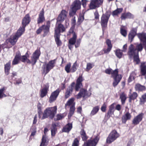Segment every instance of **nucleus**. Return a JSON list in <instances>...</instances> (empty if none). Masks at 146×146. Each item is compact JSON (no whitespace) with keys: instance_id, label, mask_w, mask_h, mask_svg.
Instances as JSON below:
<instances>
[{"instance_id":"5701e85b","label":"nucleus","mask_w":146,"mask_h":146,"mask_svg":"<svg viewBox=\"0 0 146 146\" xmlns=\"http://www.w3.org/2000/svg\"><path fill=\"white\" fill-rule=\"evenodd\" d=\"M49 90V86L48 84L45 85L44 87L40 91V97L43 98L47 94Z\"/></svg>"},{"instance_id":"13d9d810","label":"nucleus","mask_w":146,"mask_h":146,"mask_svg":"<svg viewBox=\"0 0 146 146\" xmlns=\"http://www.w3.org/2000/svg\"><path fill=\"white\" fill-rule=\"evenodd\" d=\"M46 137L45 135H43L42 136V141L41 143L40 146H44L45 145V143L46 141Z\"/></svg>"},{"instance_id":"a211bd4d","label":"nucleus","mask_w":146,"mask_h":146,"mask_svg":"<svg viewBox=\"0 0 146 146\" xmlns=\"http://www.w3.org/2000/svg\"><path fill=\"white\" fill-rule=\"evenodd\" d=\"M137 53L135 49L133 47L132 44L130 45L129 47V51L127 52V54L129 56V58H132Z\"/></svg>"},{"instance_id":"393cba45","label":"nucleus","mask_w":146,"mask_h":146,"mask_svg":"<svg viewBox=\"0 0 146 146\" xmlns=\"http://www.w3.org/2000/svg\"><path fill=\"white\" fill-rule=\"evenodd\" d=\"M131 116L129 112H127L125 114L123 115L122 117V123H125L126 121L128 120L131 119Z\"/></svg>"},{"instance_id":"6e6552de","label":"nucleus","mask_w":146,"mask_h":146,"mask_svg":"<svg viewBox=\"0 0 146 146\" xmlns=\"http://www.w3.org/2000/svg\"><path fill=\"white\" fill-rule=\"evenodd\" d=\"M103 0H91L89 5L90 9H95L102 4Z\"/></svg>"},{"instance_id":"dca6fc26","label":"nucleus","mask_w":146,"mask_h":146,"mask_svg":"<svg viewBox=\"0 0 146 146\" xmlns=\"http://www.w3.org/2000/svg\"><path fill=\"white\" fill-rule=\"evenodd\" d=\"M60 91L59 88L52 93L49 98V102L51 103L56 100Z\"/></svg>"},{"instance_id":"2eb2a0df","label":"nucleus","mask_w":146,"mask_h":146,"mask_svg":"<svg viewBox=\"0 0 146 146\" xmlns=\"http://www.w3.org/2000/svg\"><path fill=\"white\" fill-rule=\"evenodd\" d=\"M137 27L135 28H133L130 31L128 35V39L129 41L130 42L132 41L134 37L136 35L137 36Z\"/></svg>"},{"instance_id":"7c9ffc66","label":"nucleus","mask_w":146,"mask_h":146,"mask_svg":"<svg viewBox=\"0 0 146 146\" xmlns=\"http://www.w3.org/2000/svg\"><path fill=\"white\" fill-rule=\"evenodd\" d=\"M133 17L132 15L129 12L123 13L121 16V20H125L126 19L131 18Z\"/></svg>"},{"instance_id":"cd10ccee","label":"nucleus","mask_w":146,"mask_h":146,"mask_svg":"<svg viewBox=\"0 0 146 146\" xmlns=\"http://www.w3.org/2000/svg\"><path fill=\"white\" fill-rule=\"evenodd\" d=\"M137 36L140 41L143 43L146 42V33L143 32L138 33Z\"/></svg>"},{"instance_id":"58836bf2","label":"nucleus","mask_w":146,"mask_h":146,"mask_svg":"<svg viewBox=\"0 0 146 146\" xmlns=\"http://www.w3.org/2000/svg\"><path fill=\"white\" fill-rule=\"evenodd\" d=\"M123 52L120 49L116 50L115 51V54L118 58H121L123 55Z\"/></svg>"},{"instance_id":"69168bd1","label":"nucleus","mask_w":146,"mask_h":146,"mask_svg":"<svg viewBox=\"0 0 146 146\" xmlns=\"http://www.w3.org/2000/svg\"><path fill=\"white\" fill-rule=\"evenodd\" d=\"M27 59V57L26 55L21 56V61L23 62H25Z\"/></svg>"},{"instance_id":"e433bc0d","label":"nucleus","mask_w":146,"mask_h":146,"mask_svg":"<svg viewBox=\"0 0 146 146\" xmlns=\"http://www.w3.org/2000/svg\"><path fill=\"white\" fill-rule=\"evenodd\" d=\"M75 104H73V105L70 107L69 112L68 115V118L71 117L74 113L75 109Z\"/></svg>"},{"instance_id":"864d4df0","label":"nucleus","mask_w":146,"mask_h":146,"mask_svg":"<svg viewBox=\"0 0 146 146\" xmlns=\"http://www.w3.org/2000/svg\"><path fill=\"white\" fill-rule=\"evenodd\" d=\"M72 90H70L68 89L66 90L65 95V98L66 99L68 98L70 96V94L72 92Z\"/></svg>"},{"instance_id":"8fccbe9b","label":"nucleus","mask_w":146,"mask_h":146,"mask_svg":"<svg viewBox=\"0 0 146 146\" xmlns=\"http://www.w3.org/2000/svg\"><path fill=\"white\" fill-rule=\"evenodd\" d=\"M74 100V98H72L70 99L67 102V103L66 104L65 106H70L71 105H73V104H74L73 103Z\"/></svg>"},{"instance_id":"72a5a7b5","label":"nucleus","mask_w":146,"mask_h":146,"mask_svg":"<svg viewBox=\"0 0 146 146\" xmlns=\"http://www.w3.org/2000/svg\"><path fill=\"white\" fill-rule=\"evenodd\" d=\"M42 29L44 33V36H46L49 33L50 26L43 25L42 26Z\"/></svg>"},{"instance_id":"a878e982","label":"nucleus","mask_w":146,"mask_h":146,"mask_svg":"<svg viewBox=\"0 0 146 146\" xmlns=\"http://www.w3.org/2000/svg\"><path fill=\"white\" fill-rule=\"evenodd\" d=\"M11 68V62L10 61H9L4 65V72L6 76L9 74Z\"/></svg>"},{"instance_id":"423d86ee","label":"nucleus","mask_w":146,"mask_h":146,"mask_svg":"<svg viewBox=\"0 0 146 146\" xmlns=\"http://www.w3.org/2000/svg\"><path fill=\"white\" fill-rule=\"evenodd\" d=\"M31 21L30 18L29 14H27L22 20V26H21L18 30L23 33L25 31V28Z\"/></svg>"},{"instance_id":"4be33fe9","label":"nucleus","mask_w":146,"mask_h":146,"mask_svg":"<svg viewBox=\"0 0 146 146\" xmlns=\"http://www.w3.org/2000/svg\"><path fill=\"white\" fill-rule=\"evenodd\" d=\"M122 76L121 74H118L117 75L113 77L114 81L113 83V87H115L117 85L119 82H120L122 78Z\"/></svg>"},{"instance_id":"6e6d98bb","label":"nucleus","mask_w":146,"mask_h":146,"mask_svg":"<svg viewBox=\"0 0 146 146\" xmlns=\"http://www.w3.org/2000/svg\"><path fill=\"white\" fill-rule=\"evenodd\" d=\"M71 64L69 63L67 64L65 66V70L67 73H69L71 72Z\"/></svg>"},{"instance_id":"ddd939ff","label":"nucleus","mask_w":146,"mask_h":146,"mask_svg":"<svg viewBox=\"0 0 146 146\" xmlns=\"http://www.w3.org/2000/svg\"><path fill=\"white\" fill-rule=\"evenodd\" d=\"M144 116V113H141L135 117L132 121V124L135 125H138L142 120Z\"/></svg>"},{"instance_id":"c9c22d12","label":"nucleus","mask_w":146,"mask_h":146,"mask_svg":"<svg viewBox=\"0 0 146 146\" xmlns=\"http://www.w3.org/2000/svg\"><path fill=\"white\" fill-rule=\"evenodd\" d=\"M57 130L56 125L55 123H52L51 127V133L52 136H54L55 135Z\"/></svg>"},{"instance_id":"a19ab883","label":"nucleus","mask_w":146,"mask_h":146,"mask_svg":"<svg viewBox=\"0 0 146 146\" xmlns=\"http://www.w3.org/2000/svg\"><path fill=\"white\" fill-rule=\"evenodd\" d=\"M77 35H74V36L70 39L69 40V44L71 45H74L76 43V40Z\"/></svg>"},{"instance_id":"4c0bfd02","label":"nucleus","mask_w":146,"mask_h":146,"mask_svg":"<svg viewBox=\"0 0 146 146\" xmlns=\"http://www.w3.org/2000/svg\"><path fill=\"white\" fill-rule=\"evenodd\" d=\"M123 11V8H117L116 10L113 11L112 13V15L113 16H117L119 14Z\"/></svg>"},{"instance_id":"c03bdc74","label":"nucleus","mask_w":146,"mask_h":146,"mask_svg":"<svg viewBox=\"0 0 146 146\" xmlns=\"http://www.w3.org/2000/svg\"><path fill=\"white\" fill-rule=\"evenodd\" d=\"M136 76V74L135 72H132L130 74L129 77L128 79V82L129 83L135 79V77Z\"/></svg>"},{"instance_id":"412c9836","label":"nucleus","mask_w":146,"mask_h":146,"mask_svg":"<svg viewBox=\"0 0 146 146\" xmlns=\"http://www.w3.org/2000/svg\"><path fill=\"white\" fill-rule=\"evenodd\" d=\"M105 72L108 74H111V77H112L118 74V69H116L115 70H113L112 69L109 68L106 69L105 70Z\"/></svg>"},{"instance_id":"f3484780","label":"nucleus","mask_w":146,"mask_h":146,"mask_svg":"<svg viewBox=\"0 0 146 146\" xmlns=\"http://www.w3.org/2000/svg\"><path fill=\"white\" fill-rule=\"evenodd\" d=\"M67 14V12L65 10H63L59 15L57 19V23L60 22L61 23L62 22L66 17Z\"/></svg>"},{"instance_id":"3c124183","label":"nucleus","mask_w":146,"mask_h":146,"mask_svg":"<svg viewBox=\"0 0 146 146\" xmlns=\"http://www.w3.org/2000/svg\"><path fill=\"white\" fill-rule=\"evenodd\" d=\"M5 90V89L4 87L0 89V99L6 97V96L4 92Z\"/></svg>"},{"instance_id":"f704fd0d","label":"nucleus","mask_w":146,"mask_h":146,"mask_svg":"<svg viewBox=\"0 0 146 146\" xmlns=\"http://www.w3.org/2000/svg\"><path fill=\"white\" fill-rule=\"evenodd\" d=\"M100 107L98 106L94 107L90 114V116H92L96 115Z\"/></svg>"},{"instance_id":"9d476101","label":"nucleus","mask_w":146,"mask_h":146,"mask_svg":"<svg viewBox=\"0 0 146 146\" xmlns=\"http://www.w3.org/2000/svg\"><path fill=\"white\" fill-rule=\"evenodd\" d=\"M106 44L108 46V48L107 49H104L103 50H102L97 53L98 56L101 55L103 54L104 52V53H109L112 47V45L111 44V40L109 39H107L106 41Z\"/></svg>"},{"instance_id":"680f3d73","label":"nucleus","mask_w":146,"mask_h":146,"mask_svg":"<svg viewBox=\"0 0 146 146\" xmlns=\"http://www.w3.org/2000/svg\"><path fill=\"white\" fill-rule=\"evenodd\" d=\"M81 42V39L80 38H79L77 40H76V44H75V47L76 48H77L78 47L80 44V43Z\"/></svg>"},{"instance_id":"f8f14e48","label":"nucleus","mask_w":146,"mask_h":146,"mask_svg":"<svg viewBox=\"0 0 146 146\" xmlns=\"http://www.w3.org/2000/svg\"><path fill=\"white\" fill-rule=\"evenodd\" d=\"M91 94V92H89L86 89L84 88H81L80 90L79 93L76 96L77 99H78L85 96H90Z\"/></svg>"},{"instance_id":"f257e3e1","label":"nucleus","mask_w":146,"mask_h":146,"mask_svg":"<svg viewBox=\"0 0 146 146\" xmlns=\"http://www.w3.org/2000/svg\"><path fill=\"white\" fill-rule=\"evenodd\" d=\"M57 109L56 106L47 108L44 111L42 119H44L48 117L53 119L56 114Z\"/></svg>"},{"instance_id":"338daca9","label":"nucleus","mask_w":146,"mask_h":146,"mask_svg":"<svg viewBox=\"0 0 146 146\" xmlns=\"http://www.w3.org/2000/svg\"><path fill=\"white\" fill-rule=\"evenodd\" d=\"M57 118L56 120H59L64 117L63 115L62 114H58L56 115Z\"/></svg>"},{"instance_id":"37998d69","label":"nucleus","mask_w":146,"mask_h":146,"mask_svg":"<svg viewBox=\"0 0 146 146\" xmlns=\"http://www.w3.org/2000/svg\"><path fill=\"white\" fill-rule=\"evenodd\" d=\"M146 102V93L142 95L140 98L139 104L141 105L144 104Z\"/></svg>"},{"instance_id":"09e8293b","label":"nucleus","mask_w":146,"mask_h":146,"mask_svg":"<svg viewBox=\"0 0 146 146\" xmlns=\"http://www.w3.org/2000/svg\"><path fill=\"white\" fill-rule=\"evenodd\" d=\"M78 66L77 62L76 61L73 64L71 68V72L73 73L75 72L77 70L76 67Z\"/></svg>"},{"instance_id":"bf43d9fd","label":"nucleus","mask_w":146,"mask_h":146,"mask_svg":"<svg viewBox=\"0 0 146 146\" xmlns=\"http://www.w3.org/2000/svg\"><path fill=\"white\" fill-rule=\"evenodd\" d=\"M79 141L77 138H75L72 143V146H79Z\"/></svg>"},{"instance_id":"a18cd8bd","label":"nucleus","mask_w":146,"mask_h":146,"mask_svg":"<svg viewBox=\"0 0 146 146\" xmlns=\"http://www.w3.org/2000/svg\"><path fill=\"white\" fill-rule=\"evenodd\" d=\"M136 50H137V52L139 53V52H141L143 49V46L142 44H138L136 45L135 48Z\"/></svg>"},{"instance_id":"b1692460","label":"nucleus","mask_w":146,"mask_h":146,"mask_svg":"<svg viewBox=\"0 0 146 146\" xmlns=\"http://www.w3.org/2000/svg\"><path fill=\"white\" fill-rule=\"evenodd\" d=\"M45 20L44 16V11L42 9L38 15V17L37 19V23L39 24L43 22Z\"/></svg>"},{"instance_id":"4d7b16f0","label":"nucleus","mask_w":146,"mask_h":146,"mask_svg":"<svg viewBox=\"0 0 146 146\" xmlns=\"http://www.w3.org/2000/svg\"><path fill=\"white\" fill-rule=\"evenodd\" d=\"M71 34L73 36H74V35H76L75 32L74 31V28L72 27H71L69 30L68 33L67 34V35L70 36Z\"/></svg>"},{"instance_id":"603ef678","label":"nucleus","mask_w":146,"mask_h":146,"mask_svg":"<svg viewBox=\"0 0 146 146\" xmlns=\"http://www.w3.org/2000/svg\"><path fill=\"white\" fill-rule=\"evenodd\" d=\"M94 66V64L93 63H88L87 64L86 68V70L87 71H88Z\"/></svg>"},{"instance_id":"5fc2aeb1","label":"nucleus","mask_w":146,"mask_h":146,"mask_svg":"<svg viewBox=\"0 0 146 146\" xmlns=\"http://www.w3.org/2000/svg\"><path fill=\"white\" fill-rule=\"evenodd\" d=\"M32 130V132L31 136H33L36 134V128L35 126H33L31 128Z\"/></svg>"},{"instance_id":"49530a36","label":"nucleus","mask_w":146,"mask_h":146,"mask_svg":"<svg viewBox=\"0 0 146 146\" xmlns=\"http://www.w3.org/2000/svg\"><path fill=\"white\" fill-rule=\"evenodd\" d=\"M133 61L136 62L137 64H139L140 62V60L139 57V53L137 52V53L133 57Z\"/></svg>"},{"instance_id":"2f4dec72","label":"nucleus","mask_w":146,"mask_h":146,"mask_svg":"<svg viewBox=\"0 0 146 146\" xmlns=\"http://www.w3.org/2000/svg\"><path fill=\"white\" fill-rule=\"evenodd\" d=\"M135 88L136 91H143L146 89L145 86L139 84H135Z\"/></svg>"},{"instance_id":"f03ea898","label":"nucleus","mask_w":146,"mask_h":146,"mask_svg":"<svg viewBox=\"0 0 146 146\" xmlns=\"http://www.w3.org/2000/svg\"><path fill=\"white\" fill-rule=\"evenodd\" d=\"M40 54V49H37L34 52L31 57V60L27 59V63H31L33 65H35L36 62Z\"/></svg>"},{"instance_id":"e2e57ef3","label":"nucleus","mask_w":146,"mask_h":146,"mask_svg":"<svg viewBox=\"0 0 146 146\" xmlns=\"http://www.w3.org/2000/svg\"><path fill=\"white\" fill-rule=\"evenodd\" d=\"M107 106L105 103H104L102 106L101 110V111L103 112H105L106 110Z\"/></svg>"},{"instance_id":"aec40b11","label":"nucleus","mask_w":146,"mask_h":146,"mask_svg":"<svg viewBox=\"0 0 146 146\" xmlns=\"http://www.w3.org/2000/svg\"><path fill=\"white\" fill-rule=\"evenodd\" d=\"M65 30L66 29L63 25L59 24L55 28L54 33L60 35V33L64 32Z\"/></svg>"},{"instance_id":"473e14b6","label":"nucleus","mask_w":146,"mask_h":146,"mask_svg":"<svg viewBox=\"0 0 146 146\" xmlns=\"http://www.w3.org/2000/svg\"><path fill=\"white\" fill-rule=\"evenodd\" d=\"M60 35L54 33V37L57 46H61L62 44V42L60 39Z\"/></svg>"},{"instance_id":"c756f323","label":"nucleus","mask_w":146,"mask_h":146,"mask_svg":"<svg viewBox=\"0 0 146 146\" xmlns=\"http://www.w3.org/2000/svg\"><path fill=\"white\" fill-rule=\"evenodd\" d=\"M80 133L82 141H86L88 138L85 131L83 129H82L80 131Z\"/></svg>"},{"instance_id":"9b49d317","label":"nucleus","mask_w":146,"mask_h":146,"mask_svg":"<svg viewBox=\"0 0 146 146\" xmlns=\"http://www.w3.org/2000/svg\"><path fill=\"white\" fill-rule=\"evenodd\" d=\"M23 34V33L18 30L15 34L9 39V42L12 45L15 44L18 38Z\"/></svg>"},{"instance_id":"20e7f679","label":"nucleus","mask_w":146,"mask_h":146,"mask_svg":"<svg viewBox=\"0 0 146 146\" xmlns=\"http://www.w3.org/2000/svg\"><path fill=\"white\" fill-rule=\"evenodd\" d=\"M71 10L69 12V15L70 16H73L75 15L76 11L81 7V2L79 1H75L72 5Z\"/></svg>"},{"instance_id":"79ce46f5","label":"nucleus","mask_w":146,"mask_h":146,"mask_svg":"<svg viewBox=\"0 0 146 146\" xmlns=\"http://www.w3.org/2000/svg\"><path fill=\"white\" fill-rule=\"evenodd\" d=\"M120 98L121 100L122 104H123L125 103L127 98L126 94L123 92L120 95Z\"/></svg>"},{"instance_id":"6ab92c4d","label":"nucleus","mask_w":146,"mask_h":146,"mask_svg":"<svg viewBox=\"0 0 146 146\" xmlns=\"http://www.w3.org/2000/svg\"><path fill=\"white\" fill-rule=\"evenodd\" d=\"M20 61H21V53L18 51L16 53L15 57L12 61V65H15L18 64Z\"/></svg>"},{"instance_id":"0eeeda50","label":"nucleus","mask_w":146,"mask_h":146,"mask_svg":"<svg viewBox=\"0 0 146 146\" xmlns=\"http://www.w3.org/2000/svg\"><path fill=\"white\" fill-rule=\"evenodd\" d=\"M119 136V134L116 130L112 131L106 139V143H110L115 140Z\"/></svg>"},{"instance_id":"39448f33","label":"nucleus","mask_w":146,"mask_h":146,"mask_svg":"<svg viewBox=\"0 0 146 146\" xmlns=\"http://www.w3.org/2000/svg\"><path fill=\"white\" fill-rule=\"evenodd\" d=\"M55 60L50 61L47 64L43 65L42 68L43 71L45 75H46L55 66Z\"/></svg>"},{"instance_id":"de8ad7c7","label":"nucleus","mask_w":146,"mask_h":146,"mask_svg":"<svg viewBox=\"0 0 146 146\" xmlns=\"http://www.w3.org/2000/svg\"><path fill=\"white\" fill-rule=\"evenodd\" d=\"M120 32L121 34L124 37H126L127 35V31L124 29V27H121L120 28Z\"/></svg>"},{"instance_id":"774afa93","label":"nucleus","mask_w":146,"mask_h":146,"mask_svg":"<svg viewBox=\"0 0 146 146\" xmlns=\"http://www.w3.org/2000/svg\"><path fill=\"white\" fill-rule=\"evenodd\" d=\"M37 107L38 108V111H42V106L40 104V103H38V104Z\"/></svg>"},{"instance_id":"0e129e2a","label":"nucleus","mask_w":146,"mask_h":146,"mask_svg":"<svg viewBox=\"0 0 146 146\" xmlns=\"http://www.w3.org/2000/svg\"><path fill=\"white\" fill-rule=\"evenodd\" d=\"M84 19V15L80 16L78 18V21L80 23L83 21Z\"/></svg>"},{"instance_id":"4468645a","label":"nucleus","mask_w":146,"mask_h":146,"mask_svg":"<svg viewBox=\"0 0 146 146\" xmlns=\"http://www.w3.org/2000/svg\"><path fill=\"white\" fill-rule=\"evenodd\" d=\"M82 76L80 75L77 78L76 81V84L75 86L74 89L76 91H78L81 88L83 87L82 82L83 81Z\"/></svg>"},{"instance_id":"7ed1b4c3","label":"nucleus","mask_w":146,"mask_h":146,"mask_svg":"<svg viewBox=\"0 0 146 146\" xmlns=\"http://www.w3.org/2000/svg\"><path fill=\"white\" fill-rule=\"evenodd\" d=\"M110 16V15L107 13L103 14L102 16L100 23L103 33L107 27L108 23Z\"/></svg>"},{"instance_id":"c85d7f7f","label":"nucleus","mask_w":146,"mask_h":146,"mask_svg":"<svg viewBox=\"0 0 146 146\" xmlns=\"http://www.w3.org/2000/svg\"><path fill=\"white\" fill-rule=\"evenodd\" d=\"M140 73L142 76H145L146 74V64L145 62L141 63L140 66Z\"/></svg>"},{"instance_id":"bb28decb","label":"nucleus","mask_w":146,"mask_h":146,"mask_svg":"<svg viewBox=\"0 0 146 146\" xmlns=\"http://www.w3.org/2000/svg\"><path fill=\"white\" fill-rule=\"evenodd\" d=\"M72 127V125L71 123H68L63 128L62 131L63 132L68 133Z\"/></svg>"},{"instance_id":"1a4fd4ad","label":"nucleus","mask_w":146,"mask_h":146,"mask_svg":"<svg viewBox=\"0 0 146 146\" xmlns=\"http://www.w3.org/2000/svg\"><path fill=\"white\" fill-rule=\"evenodd\" d=\"M99 137L98 136H96L93 139H90L87 141L84 142L83 146H96L98 143Z\"/></svg>"},{"instance_id":"052dcab7","label":"nucleus","mask_w":146,"mask_h":146,"mask_svg":"<svg viewBox=\"0 0 146 146\" xmlns=\"http://www.w3.org/2000/svg\"><path fill=\"white\" fill-rule=\"evenodd\" d=\"M113 113L114 111L109 109L108 113L106 114L105 117H107L108 119L112 114H113Z\"/></svg>"},{"instance_id":"ea45409f","label":"nucleus","mask_w":146,"mask_h":146,"mask_svg":"<svg viewBox=\"0 0 146 146\" xmlns=\"http://www.w3.org/2000/svg\"><path fill=\"white\" fill-rule=\"evenodd\" d=\"M137 94L136 92H133L129 96V102H131L132 100H134L136 99L137 96Z\"/></svg>"}]
</instances>
